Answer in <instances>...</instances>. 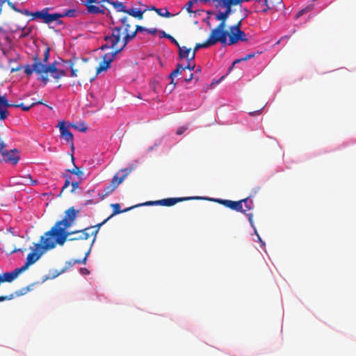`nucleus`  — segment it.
<instances>
[{
  "instance_id": "nucleus-1",
  "label": "nucleus",
  "mask_w": 356,
  "mask_h": 356,
  "mask_svg": "<svg viewBox=\"0 0 356 356\" xmlns=\"http://www.w3.org/2000/svg\"><path fill=\"white\" fill-rule=\"evenodd\" d=\"M78 213L79 211H76L73 207L66 210L64 218L56 222L50 230L41 236L40 241L44 243L42 248L53 249L56 244L63 245L66 241L88 239L90 236V228H84L73 232L66 231L74 224Z\"/></svg>"
},
{
  "instance_id": "nucleus-2",
  "label": "nucleus",
  "mask_w": 356,
  "mask_h": 356,
  "mask_svg": "<svg viewBox=\"0 0 356 356\" xmlns=\"http://www.w3.org/2000/svg\"><path fill=\"white\" fill-rule=\"evenodd\" d=\"M111 24H117L116 26L111 29V34L104 36V40L106 42L103 44L100 49H112L114 51L126 47H124V41L126 34L129 33V29L131 27L132 19L128 16H122L115 21L113 17H111Z\"/></svg>"
},
{
  "instance_id": "nucleus-3",
  "label": "nucleus",
  "mask_w": 356,
  "mask_h": 356,
  "mask_svg": "<svg viewBox=\"0 0 356 356\" xmlns=\"http://www.w3.org/2000/svg\"><path fill=\"white\" fill-rule=\"evenodd\" d=\"M229 15L227 12L221 11L218 9V11L215 14V19L219 21L220 23L213 29L212 33L216 37L220 40V44L223 46L227 45V20L229 17Z\"/></svg>"
},
{
  "instance_id": "nucleus-4",
  "label": "nucleus",
  "mask_w": 356,
  "mask_h": 356,
  "mask_svg": "<svg viewBox=\"0 0 356 356\" xmlns=\"http://www.w3.org/2000/svg\"><path fill=\"white\" fill-rule=\"evenodd\" d=\"M134 169V167L131 165L129 168H122L112 178L110 184L105 187L104 195H108L113 192Z\"/></svg>"
},
{
  "instance_id": "nucleus-5",
  "label": "nucleus",
  "mask_w": 356,
  "mask_h": 356,
  "mask_svg": "<svg viewBox=\"0 0 356 356\" xmlns=\"http://www.w3.org/2000/svg\"><path fill=\"white\" fill-rule=\"evenodd\" d=\"M33 63L31 65H26L24 66V73L27 76H31L33 72L39 75L47 74V64L42 62L37 55L33 57Z\"/></svg>"
},
{
  "instance_id": "nucleus-6",
  "label": "nucleus",
  "mask_w": 356,
  "mask_h": 356,
  "mask_svg": "<svg viewBox=\"0 0 356 356\" xmlns=\"http://www.w3.org/2000/svg\"><path fill=\"white\" fill-rule=\"evenodd\" d=\"M49 8H45L40 11L35 12L32 14L33 19L38 18L44 23L49 24L53 22H56L57 24H61L62 21L59 19V15L56 13L49 14L48 13Z\"/></svg>"
},
{
  "instance_id": "nucleus-7",
  "label": "nucleus",
  "mask_w": 356,
  "mask_h": 356,
  "mask_svg": "<svg viewBox=\"0 0 356 356\" xmlns=\"http://www.w3.org/2000/svg\"><path fill=\"white\" fill-rule=\"evenodd\" d=\"M122 51V48H120L113 52L105 54L102 57V60L100 62L99 66L96 69L97 74L102 72L106 71L109 68L111 63L113 61L117 54L121 52Z\"/></svg>"
},
{
  "instance_id": "nucleus-8",
  "label": "nucleus",
  "mask_w": 356,
  "mask_h": 356,
  "mask_svg": "<svg viewBox=\"0 0 356 356\" xmlns=\"http://www.w3.org/2000/svg\"><path fill=\"white\" fill-rule=\"evenodd\" d=\"M254 1L255 12L266 13L277 5L280 4L282 0H253Z\"/></svg>"
},
{
  "instance_id": "nucleus-9",
  "label": "nucleus",
  "mask_w": 356,
  "mask_h": 356,
  "mask_svg": "<svg viewBox=\"0 0 356 356\" xmlns=\"http://www.w3.org/2000/svg\"><path fill=\"white\" fill-rule=\"evenodd\" d=\"M30 266H31V264H29L26 261L24 265L23 266H22L21 268H15L12 272H6L3 274H0V285L3 282H13L14 280H15L17 277L18 275L20 273L26 270Z\"/></svg>"
},
{
  "instance_id": "nucleus-10",
  "label": "nucleus",
  "mask_w": 356,
  "mask_h": 356,
  "mask_svg": "<svg viewBox=\"0 0 356 356\" xmlns=\"http://www.w3.org/2000/svg\"><path fill=\"white\" fill-rule=\"evenodd\" d=\"M20 156L19 152L14 149L7 150L5 148L0 152V160L16 165L19 161Z\"/></svg>"
},
{
  "instance_id": "nucleus-11",
  "label": "nucleus",
  "mask_w": 356,
  "mask_h": 356,
  "mask_svg": "<svg viewBox=\"0 0 356 356\" xmlns=\"http://www.w3.org/2000/svg\"><path fill=\"white\" fill-rule=\"evenodd\" d=\"M188 65L185 67H183L181 64H177V67L175 70H173L170 74L169 75V78L171 79V81L170 85L172 86V88L170 89V92L172 91L173 88H175L176 86V83L174 82V77L177 76L179 74H181L182 70L188 69L189 70H193L195 67V64L194 60H191V58H188Z\"/></svg>"
},
{
  "instance_id": "nucleus-12",
  "label": "nucleus",
  "mask_w": 356,
  "mask_h": 356,
  "mask_svg": "<svg viewBox=\"0 0 356 356\" xmlns=\"http://www.w3.org/2000/svg\"><path fill=\"white\" fill-rule=\"evenodd\" d=\"M220 42V40L216 37L212 33L210 32V34L207 38V40L203 43H197L193 49V52L191 55V60H194L195 57V53L201 48H207L212 45L216 44V43Z\"/></svg>"
},
{
  "instance_id": "nucleus-13",
  "label": "nucleus",
  "mask_w": 356,
  "mask_h": 356,
  "mask_svg": "<svg viewBox=\"0 0 356 356\" xmlns=\"http://www.w3.org/2000/svg\"><path fill=\"white\" fill-rule=\"evenodd\" d=\"M44 243L40 241V243H34L35 248V252H32L27 255L26 262L29 264H33L35 263L42 256V254L48 249L42 248Z\"/></svg>"
},
{
  "instance_id": "nucleus-14",
  "label": "nucleus",
  "mask_w": 356,
  "mask_h": 356,
  "mask_svg": "<svg viewBox=\"0 0 356 356\" xmlns=\"http://www.w3.org/2000/svg\"><path fill=\"white\" fill-rule=\"evenodd\" d=\"M200 199H204V198L202 197H197V196L186 197H170V198L157 200V203H159V205H161V206L171 207L178 202H181L183 201L191 200H200Z\"/></svg>"
},
{
  "instance_id": "nucleus-15",
  "label": "nucleus",
  "mask_w": 356,
  "mask_h": 356,
  "mask_svg": "<svg viewBox=\"0 0 356 356\" xmlns=\"http://www.w3.org/2000/svg\"><path fill=\"white\" fill-rule=\"evenodd\" d=\"M58 127L59 128L60 132L61 138L64 139L66 142L70 143L71 148L74 149V143H73V134L70 131L67 127L65 126V122L64 121L59 122L58 124Z\"/></svg>"
},
{
  "instance_id": "nucleus-16",
  "label": "nucleus",
  "mask_w": 356,
  "mask_h": 356,
  "mask_svg": "<svg viewBox=\"0 0 356 356\" xmlns=\"http://www.w3.org/2000/svg\"><path fill=\"white\" fill-rule=\"evenodd\" d=\"M10 106L6 97L0 95V120H3L7 118L8 113L7 108Z\"/></svg>"
},
{
  "instance_id": "nucleus-17",
  "label": "nucleus",
  "mask_w": 356,
  "mask_h": 356,
  "mask_svg": "<svg viewBox=\"0 0 356 356\" xmlns=\"http://www.w3.org/2000/svg\"><path fill=\"white\" fill-rule=\"evenodd\" d=\"M147 29L142 26L136 25V29L134 31L130 32L129 31V33L126 34V36L124 38L125 39L124 41V47H126L130 40L135 38L138 33H141L143 31L147 32Z\"/></svg>"
},
{
  "instance_id": "nucleus-18",
  "label": "nucleus",
  "mask_w": 356,
  "mask_h": 356,
  "mask_svg": "<svg viewBox=\"0 0 356 356\" xmlns=\"http://www.w3.org/2000/svg\"><path fill=\"white\" fill-rule=\"evenodd\" d=\"M227 44L233 45L239 41L238 31L227 30Z\"/></svg>"
},
{
  "instance_id": "nucleus-19",
  "label": "nucleus",
  "mask_w": 356,
  "mask_h": 356,
  "mask_svg": "<svg viewBox=\"0 0 356 356\" xmlns=\"http://www.w3.org/2000/svg\"><path fill=\"white\" fill-rule=\"evenodd\" d=\"M109 220L108 218H107L106 219H105L103 222H102L101 223H99L96 225H94V226H90V227H88V228H90V231L92 230L91 232H90V236H93V238L92 240V242L90 243V247H92V245H93L94 242L96 240V237H97V234L99 230V228L104 225L105 224L108 220Z\"/></svg>"
},
{
  "instance_id": "nucleus-20",
  "label": "nucleus",
  "mask_w": 356,
  "mask_h": 356,
  "mask_svg": "<svg viewBox=\"0 0 356 356\" xmlns=\"http://www.w3.org/2000/svg\"><path fill=\"white\" fill-rule=\"evenodd\" d=\"M144 13L145 10H141L140 9L131 8L130 9H127L125 13L138 19H142L143 18Z\"/></svg>"
},
{
  "instance_id": "nucleus-21",
  "label": "nucleus",
  "mask_w": 356,
  "mask_h": 356,
  "mask_svg": "<svg viewBox=\"0 0 356 356\" xmlns=\"http://www.w3.org/2000/svg\"><path fill=\"white\" fill-rule=\"evenodd\" d=\"M179 57L180 59L183 58H190L191 55V49L188 48L185 46L179 47Z\"/></svg>"
},
{
  "instance_id": "nucleus-22",
  "label": "nucleus",
  "mask_w": 356,
  "mask_h": 356,
  "mask_svg": "<svg viewBox=\"0 0 356 356\" xmlns=\"http://www.w3.org/2000/svg\"><path fill=\"white\" fill-rule=\"evenodd\" d=\"M42 104V101H36V100H34L31 104L29 105H25L24 103H20L19 104H10L11 106H14V107H19L21 108L24 111H28L30 110L31 108H32L33 106H34L35 105H37V104Z\"/></svg>"
},
{
  "instance_id": "nucleus-23",
  "label": "nucleus",
  "mask_w": 356,
  "mask_h": 356,
  "mask_svg": "<svg viewBox=\"0 0 356 356\" xmlns=\"http://www.w3.org/2000/svg\"><path fill=\"white\" fill-rule=\"evenodd\" d=\"M111 207L113 208V213L108 216V218L109 219H111L112 217H113L115 215H117V214H119V213H121L122 212H126V211H128L129 210H131V209L134 208L135 207H129V208H127V209H125L124 210H120V206L118 203H115V204H112L111 205Z\"/></svg>"
},
{
  "instance_id": "nucleus-24",
  "label": "nucleus",
  "mask_w": 356,
  "mask_h": 356,
  "mask_svg": "<svg viewBox=\"0 0 356 356\" xmlns=\"http://www.w3.org/2000/svg\"><path fill=\"white\" fill-rule=\"evenodd\" d=\"M72 161L74 164V168L71 170H67V172H70L71 174H73V175H75L76 176L78 177V178L79 179H82L84 173L82 170H81L79 169V168H78L75 164H74V157L73 156V155L72 156Z\"/></svg>"
},
{
  "instance_id": "nucleus-25",
  "label": "nucleus",
  "mask_w": 356,
  "mask_h": 356,
  "mask_svg": "<svg viewBox=\"0 0 356 356\" xmlns=\"http://www.w3.org/2000/svg\"><path fill=\"white\" fill-rule=\"evenodd\" d=\"M230 209L238 211L245 213L246 210L243 209L242 200L232 201Z\"/></svg>"
},
{
  "instance_id": "nucleus-26",
  "label": "nucleus",
  "mask_w": 356,
  "mask_h": 356,
  "mask_svg": "<svg viewBox=\"0 0 356 356\" xmlns=\"http://www.w3.org/2000/svg\"><path fill=\"white\" fill-rule=\"evenodd\" d=\"M87 10L91 14L104 13V10L103 9H101L99 6L95 5H87Z\"/></svg>"
},
{
  "instance_id": "nucleus-27",
  "label": "nucleus",
  "mask_w": 356,
  "mask_h": 356,
  "mask_svg": "<svg viewBox=\"0 0 356 356\" xmlns=\"http://www.w3.org/2000/svg\"><path fill=\"white\" fill-rule=\"evenodd\" d=\"M58 64H59V63H58L57 61H54V63L49 65H47V74H48L49 72L51 73L52 77L54 78V75L56 73L58 70Z\"/></svg>"
},
{
  "instance_id": "nucleus-28",
  "label": "nucleus",
  "mask_w": 356,
  "mask_h": 356,
  "mask_svg": "<svg viewBox=\"0 0 356 356\" xmlns=\"http://www.w3.org/2000/svg\"><path fill=\"white\" fill-rule=\"evenodd\" d=\"M111 5L114 7L117 12L125 13L127 11L126 7L124 6L122 2L113 1Z\"/></svg>"
},
{
  "instance_id": "nucleus-29",
  "label": "nucleus",
  "mask_w": 356,
  "mask_h": 356,
  "mask_svg": "<svg viewBox=\"0 0 356 356\" xmlns=\"http://www.w3.org/2000/svg\"><path fill=\"white\" fill-rule=\"evenodd\" d=\"M76 10L75 9H70L67 10L63 13H56V15H59V19L63 17H74L76 16Z\"/></svg>"
},
{
  "instance_id": "nucleus-30",
  "label": "nucleus",
  "mask_w": 356,
  "mask_h": 356,
  "mask_svg": "<svg viewBox=\"0 0 356 356\" xmlns=\"http://www.w3.org/2000/svg\"><path fill=\"white\" fill-rule=\"evenodd\" d=\"M152 10H154L159 16L164 17H170L173 16L174 15L171 14L167 8H164V12H163V9L161 8H156L155 7L152 8Z\"/></svg>"
},
{
  "instance_id": "nucleus-31",
  "label": "nucleus",
  "mask_w": 356,
  "mask_h": 356,
  "mask_svg": "<svg viewBox=\"0 0 356 356\" xmlns=\"http://www.w3.org/2000/svg\"><path fill=\"white\" fill-rule=\"evenodd\" d=\"M90 248H91V247L90 246L89 249L86 252V253L85 254V257H84V258L83 259H74L72 261H70V262H68L69 266H72V265L77 264H85L86 263L88 256L90 254Z\"/></svg>"
},
{
  "instance_id": "nucleus-32",
  "label": "nucleus",
  "mask_w": 356,
  "mask_h": 356,
  "mask_svg": "<svg viewBox=\"0 0 356 356\" xmlns=\"http://www.w3.org/2000/svg\"><path fill=\"white\" fill-rule=\"evenodd\" d=\"M61 62L63 64H67L71 69V74L70 76L72 77H76L77 76V70L74 68V63L71 60H61Z\"/></svg>"
},
{
  "instance_id": "nucleus-33",
  "label": "nucleus",
  "mask_w": 356,
  "mask_h": 356,
  "mask_svg": "<svg viewBox=\"0 0 356 356\" xmlns=\"http://www.w3.org/2000/svg\"><path fill=\"white\" fill-rule=\"evenodd\" d=\"M242 2H234L231 3H228L227 5H223L220 7V9L224 8L225 10L223 12H227V15H230L232 13V7L234 6H237L241 4Z\"/></svg>"
},
{
  "instance_id": "nucleus-34",
  "label": "nucleus",
  "mask_w": 356,
  "mask_h": 356,
  "mask_svg": "<svg viewBox=\"0 0 356 356\" xmlns=\"http://www.w3.org/2000/svg\"><path fill=\"white\" fill-rule=\"evenodd\" d=\"M242 204H245L246 211L252 210L254 208V203L252 200H250L248 197L241 200Z\"/></svg>"
},
{
  "instance_id": "nucleus-35",
  "label": "nucleus",
  "mask_w": 356,
  "mask_h": 356,
  "mask_svg": "<svg viewBox=\"0 0 356 356\" xmlns=\"http://www.w3.org/2000/svg\"><path fill=\"white\" fill-rule=\"evenodd\" d=\"M254 56H255V54H254V53L249 54H248L247 56H244V57H243V58H239V59H236V60H235L233 62L232 65L234 66L235 64H236V63H241V62H242V61H246V60H249V59H250V58H254Z\"/></svg>"
},
{
  "instance_id": "nucleus-36",
  "label": "nucleus",
  "mask_w": 356,
  "mask_h": 356,
  "mask_svg": "<svg viewBox=\"0 0 356 356\" xmlns=\"http://www.w3.org/2000/svg\"><path fill=\"white\" fill-rule=\"evenodd\" d=\"M70 126L74 129L81 132H86L87 131V127L85 125L84 123H80L79 124H71Z\"/></svg>"
},
{
  "instance_id": "nucleus-37",
  "label": "nucleus",
  "mask_w": 356,
  "mask_h": 356,
  "mask_svg": "<svg viewBox=\"0 0 356 356\" xmlns=\"http://www.w3.org/2000/svg\"><path fill=\"white\" fill-rule=\"evenodd\" d=\"M3 251L6 252L8 254H12L13 253H15V252H24L26 250V249H22V248H14L13 250H10L9 251L8 248L7 246H4L3 245Z\"/></svg>"
},
{
  "instance_id": "nucleus-38",
  "label": "nucleus",
  "mask_w": 356,
  "mask_h": 356,
  "mask_svg": "<svg viewBox=\"0 0 356 356\" xmlns=\"http://www.w3.org/2000/svg\"><path fill=\"white\" fill-rule=\"evenodd\" d=\"M216 202H218L220 204H222L223 206L230 209L232 200H222V199H218L216 200Z\"/></svg>"
},
{
  "instance_id": "nucleus-39",
  "label": "nucleus",
  "mask_w": 356,
  "mask_h": 356,
  "mask_svg": "<svg viewBox=\"0 0 356 356\" xmlns=\"http://www.w3.org/2000/svg\"><path fill=\"white\" fill-rule=\"evenodd\" d=\"M67 75L66 72L64 70L58 69L56 73L54 75V79H59L63 76Z\"/></svg>"
},
{
  "instance_id": "nucleus-40",
  "label": "nucleus",
  "mask_w": 356,
  "mask_h": 356,
  "mask_svg": "<svg viewBox=\"0 0 356 356\" xmlns=\"http://www.w3.org/2000/svg\"><path fill=\"white\" fill-rule=\"evenodd\" d=\"M30 290L29 287H24L20 289L19 291H17L15 292V294H13L15 296H20L26 294Z\"/></svg>"
},
{
  "instance_id": "nucleus-41",
  "label": "nucleus",
  "mask_w": 356,
  "mask_h": 356,
  "mask_svg": "<svg viewBox=\"0 0 356 356\" xmlns=\"http://www.w3.org/2000/svg\"><path fill=\"white\" fill-rule=\"evenodd\" d=\"M242 19H241L236 24L232 25V26H230L229 27V30H234V31H239V30H241V25H242Z\"/></svg>"
},
{
  "instance_id": "nucleus-42",
  "label": "nucleus",
  "mask_w": 356,
  "mask_h": 356,
  "mask_svg": "<svg viewBox=\"0 0 356 356\" xmlns=\"http://www.w3.org/2000/svg\"><path fill=\"white\" fill-rule=\"evenodd\" d=\"M197 0H191L187 2V3L185 6V8L188 13H193L191 8H192L194 2H197Z\"/></svg>"
},
{
  "instance_id": "nucleus-43",
  "label": "nucleus",
  "mask_w": 356,
  "mask_h": 356,
  "mask_svg": "<svg viewBox=\"0 0 356 356\" xmlns=\"http://www.w3.org/2000/svg\"><path fill=\"white\" fill-rule=\"evenodd\" d=\"M49 51H50V49L49 47H47L44 51L43 58H42V60H41L42 62L44 63L45 64H47L49 60Z\"/></svg>"
},
{
  "instance_id": "nucleus-44",
  "label": "nucleus",
  "mask_w": 356,
  "mask_h": 356,
  "mask_svg": "<svg viewBox=\"0 0 356 356\" xmlns=\"http://www.w3.org/2000/svg\"><path fill=\"white\" fill-rule=\"evenodd\" d=\"M238 31V35H239V41L245 42L248 40V38L246 37L245 33L242 31L239 30Z\"/></svg>"
},
{
  "instance_id": "nucleus-45",
  "label": "nucleus",
  "mask_w": 356,
  "mask_h": 356,
  "mask_svg": "<svg viewBox=\"0 0 356 356\" xmlns=\"http://www.w3.org/2000/svg\"><path fill=\"white\" fill-rule=\"evenodd\" d=\"M6 2H7L8 5L10 6V8L11 9H13V10H15V12H17V13L21 12V10L17 8L15 6V5L12 1H10V0H6Z\"/></svg>"
},
{
  "instance_id": "nucleus-46",
  "label": "nucleus",
  "mask_w": 356,
  "mask_h": 356,
  "mask_svg": "<svg viewBox=\"0 0 356 356\" xmlns=\"http://www.w3.org/2000/svg\"><path fill=\"white\" fill-rule=\"evenodd\" d=\"M149 205H159V204L157 203V200L156 201H149V202H145L143 204L136 205L134 207H138V206H149Z\"/></svg>"
},
{
  "instance_id": "nucleus-47",
  "label": "nucleus",
  "mask_w": 356,
  "mask_h": 356,
  "mask_svg": "<svg viewBox=\"0 0 356 356\" xmlns=\"http://www.w3.org/2000/svg\"><path fill=\"white\" fill-rule=\"evenodd\" d=\"M168 39H169L170 40V42L172 43H173L174 44H175L178 48L180 47V44L177 42V40L175 38H173L171 35H168Z\"/></svg>"
},
{
  "instance_id": "nucleus-48",
  "label": "nucleus",
  "mask_w": 356,
  "mask_h": 356,
  "mask_svg": "<svg viewBox=\"0 0 356 356\" xmlns=\"http://www.w3.org/2000/svg\"><path fill=\"white\" fill-rule=\"evenodd\" d=\"M14 298L13 295L10 296H0V302H3L4 300H9Z\"/></svg>"
},
{
  "instance_id": "nucleus-49",
  "label": "nucleus",
  "mask_w": 356,
  "mask_h": 356,
  "mask_svg": "<svg viewBox=\"0 0 356 356\" xmlns=\"http://www.w3.org/2000/svg\"><path fill=\"white\" fill-rule=\"evenodd\" d=\"M40 76V79L44 84H47L49 81L47 74H44Z\"/></svg>"
},
{
  "instance_id": "nucleus-50",
  "label": "nucleus",
  "mask_w": 356,
  "mask_h": 356,
  "mask_svg": "<svg viewBox=\"0 0 356 356\" xmlns=\"http://www.w3.org/2000/svg\"><path fill=\"white\" fill-rule=\"evenodd\" d=\"M72 190L71 192H74L77 188H79V182L78 181H72L71 183Z\"/></svg>"
},
{
  "instance_id": "nucleus-51",
  "label": "nucleus",
  "mask_w": 356,
  "mask_h": 356,
  "mask_svg": "<svg viewBox=\"0 0 356 356\" xmlns=\"http://www.w3.org/2000/svg\"><path fill=\"white\" fill-rule=\"evenodd\" d=\"M186 127H179V128L177 130L176 134H177V135H181V134H183L186 131Z\"/></svg>"
},
{
  "instance_id": "nucleus-52",
  "label": "nucleus",
  "mask_w": 356,
  "mask_h": 356,
  "mask_svg": "<svg viewBox=\"0 0 356 356\" xmlns=\"http://www.w3.org/2000/svg\"><path fill=\"white\" fill-rule=\"evenodd\" d=\"M247 216L248 217V220H249L251 226L253 228H254V222H253V214L252 213H248Z\"/></svg>"
},
{
  "instance_id": "nucleus-53",
  "label": "nucleus",
  "mask_w": 356,
  "mask_h": 356,
  "mask_svg": "<svg viewBox=\"0 0 356 356\" xmlns=\"http://www.w3.org/2000/svg\"><path fill=\"white\" fill-rule=\"evenodd\" d=\"M159 37L161 38H168V35H170V34L166 33L164 31H161V30L159 31Z\"/></svg>"
},
{
  "instance_id": "nucleus-54",
  "label": "nucleus",
  "mask_w": 356,
  "mask_h": 356,
  "mask_svg": "<svg viewBox=\"0 0 356 356\" xmlns=\"http://www.w3.org/2000/svg\"><path fill=\"white\" fill-rule=\"evenodd\" d=\"M19 13L23 14L26 16H32L33 13H31L28 10H21V12H19Z\"/></svg>"
},
{
  "instance_id": "nucleus-55",
  "label": "nucleus",
  "mask_w": 356,
  "mask_h": 356,
  "mask_svg": "<svg viewBox=\"0 0 356 356\" xmlns=\"http://www.w3.org/2000/svg\"><path fill=\"white\" fill-rule=\"evenodd\" d=\"M304 9H305V11L306 13L311 12L314 9V5H312V4L308 5L307 6L304 8Z\"/></svg>"
},
{
  "instance_id": "nucleus-56",
  "label": "nucleus",
  "mask_w": 356,
  "mask_h": 356,
  "mask_svg": "<svg viewBox=\"0 0 356 356\" xmlns=\"http://www.w3.org/2000/svg\"><path fill=\"white\" fill-rule=\"evenodd\" d=\"M193 79V73H190L189 76L186 77V78H184V81L185 83H188Z\"/></svg>"
},
{
  "instance_id": "nucleus-57",
  "label": "nucleus",
  "mask_w": 356,
  "mask_h": 356,
  "mask_svg": "<svg viewBox=\"0 0 356 356\" xmlns=\"http://www.w3.org/2000/svg\"><path fill=\"white\" fill-rule=\"evenodd\" d=\"M80 273L82 274V275H88L90 273V271L88 268H81L80 269Z\"/></svg>"
},
{
  "instance_id": "nucleus-58",
  "label": "nucleus",
  "mask_w": 356,
  "mask_h": 356,
  "mask_svg": "<svg viewBox=\"0 0 356 356\" xmlns=\"http://www.w3.org/2000/svg\"><path fill=\"white\" fill-rule=\"evenodd\" d=\"M305 14H306V13H305V9L303 8V9H302V10H299V11L297 13V14H296V18H298V17H300V16H302V15H305Z\"/></svg>"
},
{
  "instance_id": "nucleus-59",
  "label": "nucleus",
  "mask_w": 356,
  "mask_h": 356,
  "mask_svg": "<svg viewBox=\"0 0 356 356\" xmlns=\"http://www.w3.org/2000/svg\"><path fill=\"white\" fill-rule=\"evenodd\" d=\"M157 31H158V30L156 29H147V32L148 33H150L152 35L156 34Z\"/></svg>"
},
{
  "instance_id": "nucleus-60",
  "label": "nucleus",
  "mask_w": 356,
  "mask_h": 356,
  "mask_svg": "<svg viewBox=\"0 0 356 356\" xmlns=\"http://www.w3.org/2000/svg\"><path fill=\"white\" fill-rule=\"evenodd\" d=\"M70 184V181L69 180H65V183H64V185H63V188H62V192H63L65 189H66L67 187H69Z\"/></svg>"
},
{
  "instance_id": "nucleus-61",
  "label": "nucleus",
  "mask_w": 356,
  "mask_h": 356,
  "mask_svg": "<svg viewBox=\"0 0 356 356\" xmlns=\"http://www.w3.org/2000/svg\"><path fill=\"white\" fill-rule=\"evenodd\" d=\"M97 0H86L85 5L87 7V5H92V3H96Z\"/></svg>"
},
{
  "instance_id": "nucleus-62",
  "label": "nucleus",
  "mask_w": 356,
  "mask_h": 356,
  "mask_svg": "<svg viewBox=\"0 0 356 356\" xmlns=\"http://www.w3.org/2000/svg\"><path fill=\"white\" fill-rule=\"evenodd\" d=\"M261 110H262V108H261L260 110H258V111L250 112V115H252V116L259 115L261 113Z\"/></svg>"
},
{
  "instance_id": "nucleus-63",
  "label": "nucleus",
  "mask_w": 356,
  "mask_h": 356,
  "mask_svg": "<svg viewBox=\"0 0 356 356\" xmlns=\"http://www.w3.org/2000/svg\"><path fill=\"white\" fill-rule=\"evenodd\" d=\"M68 173L69 172L66 171V172L63 174V177L65 179V180H69L70 181L71 176Z\"/></svg>"
},
{
  "instance_id": "nucleus-64",
  "label": "nucleus",
  "mask_w": 356,
  "mask_h": 356,
  "mask_svg": "<svg viewBox=\"0 0 356 356\" xmlns=\"http://www.w3.org/2000/svg\"><path fill=\"white\" fill-rule=\"evenodd\" d=\"M217 12H215V11H207V14L210 16H213V17L215 18V14H216Z\"/></svg>"
}]
</instances>
